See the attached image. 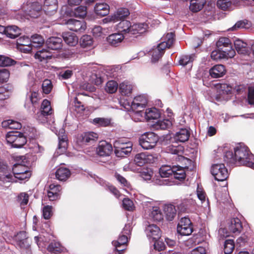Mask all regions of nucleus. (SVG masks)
Here are the masks:
<instances>
[{
    "label": "nucleus",
    "instance_id": "nucleus-1",
    "mask_svg": "<svg viewBox=\"0 0 254 254\" xmlns=\"http://www.w3.org/2000/svg\"><path fill=\"white\" fill-rule=\"evenodd\" d=\"M237 162L254 169V157L248 147L239 145L234 149Z\"/></svg>",
    "mask_w": 254,
    "mask_h": 254
},
{
    "label": "nucleus",
    "instance_id": "nucleus-2",
    "mask_svg": "<svg viewBox=\"0 0 254 254\" xmlns=\"http://www.w3.org/2000/svg\"><path fill=\"white\" fill-rule=\"evenodd\" d=\"M175 34L173 32L167 33L165 37L166 41L160 43L156 48L151 51L152 63L158 62L164 54L165 49L166 48H170L173 45L175 41Z\"/></svg>",
    "mask_w": 254,
    "mask_h": 254
},
{
    "label": "nucleus",
    "instance_id": "nucleus-3",
    "mask_svg": "<svg viewBox=\"0 0 254 254\" xmlns=\"http://www.w3.org/2000/svg\"><path fill=\"white\" fill-rule=\"evenodd\" d=\"M130 226L126 225L119 235L118 240L113 241L112 243L115 247V251L118 254L124 253L128 242V236L130 234Z\"/></svg>",
    "mask_w": 254,
    "mask_h": 254
},
{
    "label": "nucleus",
    "instance_id": "nucleus-4",
    "mask_svg": "<svg viewBox=\"0 0 254 254\" xmlns=\"http://www.w3.org/2000/svg\"><path fill=\"white\" fill-rule=\"evenodd\" d=\"M7 143L13 148H21L27 142L24 134L18 131H9L5 136Z\"/></svg>",
    "mask_w": 254,
    "mask_h": 254
},
{
    "label": "nucleus",
    "instance_id": "nucleus-5",
    "mask_svg": "<svg viewBox=\"0 0 254 254\" xmlns=\"http://www.w3.org/2000/svg\"><path fill=\"white\" fill-rule=\"evenodd\" d=\"M114 153L118 157L128 156L132 150V143L130 141L125 142L118 139L114 142Z\"/></svg>",
    "mask_w": 254,
    "mask_h": 254
},
{
    "label": "nucleus",
    "instance_id": "nucleus-6",
    "mask_svg": "<svg viewBox=\"0 0 254 254\" xmlns=\"http://www.w3.org/2000/svg\"><path fill=\"white\" fill-rule=\"evenodd\" d=\"M22 9L26 16L36 18L41 13L42 6L38 1L28 0L26 4H23Z\"/></svg>",
    "mask_w": 254,
    "mask_h": 254
},
{
    "label": "nucleus",
    "instance_id": "nucleus-7",
    "mask_svg": "<svg viewBox=\"0 0 254 254\" xmlns=\"http://www.w3.org/2000/svg\"><path fill=\"white\" fill-rule=\"evenodd\" d=\"M158 136L153 132H149L142 134L139 138V144L144 149L154 148L158 141Z\"/></svg>",
    "mask_w": 254,
    "mask_h": 254
},
{
    "label": "nucleus",
    "instance_id": "nucleus-8",
    "mask_svg": "<svg viewBox=\"0 0 254 254\" xmlns=\"http://www.w3.org/2000/svg\"><path fill=\"white\" fill-rule=\"evenodd\" d=\"M147 104L146 98L144 96L139 95L136 96L131 103L127 102V104L123 103V105L127 109H131L136 113H140L145 107Z\"/></svg>",
    "mask_w": 254,
    "mask_h": 254
},
{
    "label": "nucleus",
    "instance_id": "nucleus-9",
    "mask_svg": "<svg viewBox=\"0 0 254 254\" xmlns=\"http://www.w3.org/2000/svg\"><path fill=\"white\" fill-rule=\"evenodd\" d=\"M180 157L183 159V161H184L186 165L184 167L174 166V170L172 176H174L175 179L182 181L185 179L186 176L184 169L191 170L193 168V162L190 159L185 158L182 156H180Z\"/></svg>",
    "mask_w": 254,
    "mask_h": 254
},
{
    "label": "nucleus",
    "instance_id": "nucleus-10",
    "mask_svg": "<svg viewBox=\"0 0 254 254\" xmlns=\"http://www.w3.org/2000/svg\"><path fill=\"white\" fill-rule=\"evenodd\" d=\"M216 46L219 51L227 54L230 58H233L236 52L232 48V43L230 39L227 37H220L216 42Z\"/></svg>",
    "mask_w": 254,
    "mask_h": 254
},
{
    "label": "nucleus",
    "instance_id": "nucleus-11",
    "mask_svg": "<svg viewBox=\"0 0 254 254\" xmlns=\"http://www.w3.org/2000/svg\"><path fill=\"white\" fill-rule=\"evenodd\" d=\"M177 232L182 236H189L193 232V224L187 217L182 218L177 225Z\"/></svg>",
    "mask_w": 254,
    "mask_h": 254
},
{
    "label": "nucleus",
    "instance_id": "nucleus-12",
    "mask_svg": "<svg viewBox=\"0 0 254 254\" xmlns=\"http://www.w3.org/2000/svg\"><path fill=\"white\" fill-rule=\"evenodd\" d=\"M211 172L215 179L218 181H223L228 177V171L224 164L213 165Z\"/></svg>",
    "mask_w": 254,
    "mask_h": 254
},
{
    "label": "nucleus",
    "instance_id": "nucleus-13",
    "mask_svg": "<svg viewBox=\"0 0 254 254\" xmlns=\"http://www.w3.org/2000/svg\"><path fill=\"white\" fill-rule=\"evenodd\" d=\"M146 233L147 236L149 239H152L153 241H155L154 247L155 249H157L159 251L164 250V246H161L159 248H157L156 241L158 240L161 236L160 229L156 225H149L146 228Z\"/></svg>",
    "mask_w": 254,
    "mask_h": 254
},
{
    "label": "nucleus",
    "instance_id": "nucleus-14",
    "mask_svg": "<svg viewBox=\"0 0 254 254\" xmlns=\"http://www.w3.org/2000/svg\"><path fill=\"white\" fill-rule=\"evenodd\" d=\"M62 187L60 185L53 183L49 185L47 190V196L51 201L59 200L62 194Z\"/></svg>",
    "mask_w": 254,
    "mask_h": 254
},
{
    "label": "nucleus",
    "instance_id": "nucleus-15",
    "mask_svg": "<svg viewBox=\"0 0 254 254\" xmlns=\"http://www.w3.org/2000/svg\"><path fill=\"white\" fill-rule=\"evenodd\" d=\"M155 158L151 154L141 152L136 154L134 158L135 164L138 166H143L146 164H151L155 162Z\"/></svg>",
    "mask_w": 254,
    "mask_h": 254
},
{
    "label": "nucleus",
    "instance_id": "nucleus-16",
    "mask_svg": "<svg viewBox=\"0 0 254 254\" xmlns=\"http://www.w3.org/2000/svg\"><path fill=\"white\" fill-rule=\"evenodd\" d=\"M98 137V135L95 132H84L78 136L77 141L80 145H86L96 141Z\"/></svg>",
    "mask_w": 254,
    "mask_h": 254
},
{
    "label": "nucleus",
    "instance_id": "nucleus-17",
    "mask_svg": "<svg viewBox=\"0 0 254 254\" xmlns=\"http://www.w3.org/2000/svg\"><path fill=\"white\" fill-rule=\"evenodd\" d=\"M129 14L128 9L126 8H121L118 10L116 13L114 15L107 17L103 19L105 23L107 22H115L119 20H122Z\"/></svg>",
    "mask_w": 254,
    "mask_h": 254
},
{
    "label": "nucleus",
    "instance_id": "nucleus-18",
    "mask_svg": "<svg viewBox=\"0 0 254 254\" xmlns=\"http://www.w3.org/2000/svg\"><path fill=\"white\" fill-rule=\"evenodd\" d=\"M112 151L113 147L112 144L106 141H100L96 148L97 154L102 157L110 155Z\"/></svg>",
    "mask_w": 254,
    "mask_h": 254
},
{
    "label": "nucleus",
    "instance_id": "nucleus-19",
    "mask_svg": "<svg viewBox=\"0 0 254 254\" xmlns=\"http://www.w3.org/2000/svg\"><path fill=\"white\" fill-rule=\"evenodd\" d=\"M68 29L75 32H83L86 28V23L83 20H77L74 19H70L68 20L66 23Z\"/></svg>",
    "mask_w": 254,
    "mask_h": 254
},
{
    "label": "nucleus",
    "instance_id": "nucleus-20",
    "mask_svg": "<svg viewBox=\"0 0 254 254\" xmlns=\"http://www.w3.org/2000/svg\"><path fill=\"white\" fill-rule=\"evenodd\" d=\"M58 8L57 0H45L42 6V9L45 14L49 16L55 14L57 12Z\"/></svg>",
    "mask_w": 254,
    "mask_h": 254
},
{
    "label": "nucleus",
    "instance_id": "nucleus-21",
    "mask_svg": "<svg viewBox=\"0 0 254 254\" xmlns=\"http://www.w3.org/2000/svg\"><path fill=\"white\" fill-rule=\"evenodd\" d=\"M228 229L232 234H239L243 229L241 220L237 217L232 218L228 224Z\"/></svg>",
    "mask_w": 254,
    "mask_h": 254
},
{
    "label": "nucleus",
    "instance_id": "nucleus-22",
    "mask_svg": "<svg viewBox=\"0 0 254 254\" xmlns=\"http://www.w3.org/2000/svg\"><path fill=\"white\" fill-rule=\"evenodd\" d=\"M227 72L225 66L223 64H216L212 66L209 71L212 78H218L223 77Z\"/></svg>",
    "mask_w": 254,
    "mask_h": 254
},
{
    "label": "nucleus",
    "instance_id": "nucleus-23",
    "mask_svg": "<svg viewBox=\"0 0 254 254\" xmlns=\"http://www.w3.org/2000/svg\"><path fill=\"white\" fill-rule=\"evenodd\" d=\"M46 44L50 49L58 50L63 47V39L60 37H51L46 40Z\"/></svg>",
    "mask_w": 254,
    "mask_h": 254
},
{
    "label": "nucleus",
    "instance_id": "nucleus-24",
    "mask_svg": "<svg viewBox=\"0 0 254 254\" xmlns=\"http://www.w3.org/2000/svg\"><path fill=\"white\" fill-rule=\"evenodd\" d=\"M17 245L21 248L27 249L30 246L28 237L25 231H20L15 237Z\"/></svg>",
    "mask_w": 254,
    "mask_h": 254
},
{
    "label": "nucleus",
    "instance_id": "nucleus-25",
    "mask_svg": "<svg viewBox=\"0 0 254 254\" xmlns=\"http://www.w3.org/2000/svg\"><path fill=\"white\" fill-rule=\"evenodd\" d=\"M0 181L10 182L12 180V175L9 172L7 165L0 161Z\"/></svg>",
    "mask_w": 254,
    "mask_h": 254
},
{
    "label": "nucleus",
    "instance_id": "nucleus-26",
    "mask_svg": "<svg viewBox=\"0 0 254 254\" xmlns=\"http://www.w3.org/2000/svg\"><path fill=\"white\" fill-rule=\"evenodd\" d=\"M124 38H126V36L123 35L121 33H113L107 37V41L110 45L117 47Z\"/></svg>",
    "mask_w": 254,
    "mask_h": 254
},
{
    "label": "nucleus",
    "instance_id": "nucleus-27",
    "mask_svg": "<svg viewBox=\"0 0 254 254\" xmlns=\"http://www.w3.org/2000/svg\"><path fill=\"white\" fill-rule=\"evenodd\" d=\"M131 27L130 21L126 20H122L118 24V29L121 32V33L127 37H131L130 28Z\"/></svg>",
    "mask_w": 254,
    "mask_h": 254
},
{
    "label": "nucleus",
    "instance_id": "nucleus-28",
    "mask_svg": "<svg viewBox=\"0 0 254 254\" xmlns=\"http://www.w3.org/2000/svg\"><path fill=\"white\" fill-rule=\"evenodd\" d=\"M194 204L195 202L192 199H185L178 204V208L181 212H189Z\"/></svg>",
    "mask_w": 254,
    "mask_h": 254
},
{
    "label": "nucleus",
    "instance_id": "nucleus-29",
    "mask_svg": "<svg viewBox=\"0 0 254 254\" xmlns=\"http://www.w3.org/2000/svg\"><path fill=\"white\" fill-rule=\"evenodd\" d=\"M59 145L58 148L62 151H65L67 146V137L65 133V130L62 128L60 130L58 134Z\"/></svg>",
    "mask_w": 254,
    "mask_h": 254
},
{
    "label": "nucleus",
    "instance_id": "nucleus-30",
    "mask_svg": "<svg viewBox=\"0 0 254 254\" xmlns=\"http://www.w3.org/2000/svg\"><path fill=\"white\" fill-rule=\"evenodd\" d=\"M21 34V30L15 25H10L6 27L4 34L8 38L15 39Z\"/></svg>",
    "mask_w": 254,
    "mask_h": 254
},
{
    "label": "nucleus",
    "instance_id": "nucleus-31",
    "mask_svg": "<svg viewBox=\"0 0 254 254\" xmlns=\"http://www.w3.org/2000/svg\"><path fill=\"white\" fill-rule=\"evenodd\" d=\"M65 248L58 242H52L47 247V251L51 254H59L64 251Z\"/></svg>",
    "mask_w": 254,
    "mask_h": 254
},
{
    "label": "nucleus",
    "instance_id": "nucleus-32",
    "mask_svg": "<svg viewBox=\"0 0 254 254\" xmlns=\"http://www.w3.org/2000/svg\"><path fill=\"white\" fill-rule=\"evenodd\" d=\"M70 170L64 167L59 168L55 173L56 178L61 181H66L70 176Z\"/></svg>",
    "mask_w": 254,
    "mask_h": 254
},
{
    "label": "nucleus",
    "instance_id": "nucleus-33",
    "mask_svg": "<svg viewBox=\"0 0 254 254\" xmlns=\"http://www.w3.org/2000/svg\"><path fill=\"white\" fill-rule=\"evenodd\" d=\"M62 37L64 42L70 46H75L78 43V39L73 33H63Z\"/></svg>",
    "mask_w": 254,
    "mask_h": 254
},
{
    "label": "nucleus",
    "instance_id": "nucleus-34",
    "mask_svg": "<svg viewBox=\"0 0 254 254\" xmlns=\"http://www.w3.org/2000/svg\"><path fill=\"white\" fill-rule=\"evenodd\" d=\"M164 212L166 219L168 221H172L176 215V209L174 205L167 204L164 207Z\"/></svg>",
    "mask_w": 254,
    "mask_h": 254
},
{
    "label": "nucleus",
    "instance_id": "nucleus-35",
    "mask_svg": "<svg viewBox=\"0 0 254 254\" xmlns=\"http://www.w3.org/2000/svg\"><path fill=\"white\" fill-rule=\"evenodd\" d=\"M95 11L98 15L106 16L109 13V6L105 3H97L95 6Z\"/></svg>",
    "mask_w": 254,
    "mask_h": 254
},
{
    "label": "nucleus",
    "instance_id": "nucleus-36",
    "mask_svg": "<svg viewBox=\"0 0 254 254\" xmlns=\"http://www.w3.org/2000/svg\"><path fill=\"white\" fill-rule=\"evenodd\" d=\"M234 45L238 54L246 55L248 53L249 50L246 43L240 39H237L234 42Z\"/></svg>",
    "mask_w": 254,
    "mask_h": 254
},
{
    "label": "nucleus",
    "instance_id": "nucleus-37",
    "mask_svg": "<svg viewBox=\"0 0 254 254\" xmlns=\"http://www.w3.org/2000/svg\"><path fill=\"white\" fill-rule=\"evenodd\" d=\"M51 53L46 49H42L38 50L35 54L34 57L40 62H43L52 58Z\"/></svg>",
    "mask_w": 254,
    "mask_h": 254
},
{
    "label": "nucleus",
    "instance_id": "nucleus-38",
    "mask_svg": "<svg viewBox=\"0 0 254 254\" xmlns=\"http://www.w3.org/2000/svg\"><path fill=\"white\" fill-rule=\"evenodd\" d=\"M218 92L220 95L231 94L233 91V87L227 83H218L216 85Z\"/></svg>",
    "mask_w": 254,
    "mask_h": 254
},
{
    "label": "nucleus",
    "instance_id": "nucleus-39",
    "mask_svg": "<svg viewBox=\"0 0 254 254\" xmlns=\"http://www.w3.org/2000/svg\"><path fill=\"white\" fill-rule=\"evenodd\" d=\"M205 3V0H191L190 9L193 12H197L203 7Z\"/></svg>",
    "mask_w": 254,
    "mask_h": 254
},
{
    "label": "nucleus",
    "instance_id": "nucleus-40",
    "mask_svg": "<svg viewBox=\"0 0 254 254\" xmlns=\"http://www.w3.org/2000/svg\"><path fill=\"white\" fill-rule=\"evenodd\" d=\"M160 116V112L156 108L147 109L145 112V119L148 121L157 119Z\"/></svg>",
    "mask_w": 254,
    "mask_h": 254
},
{
    "label": "nucleus",
    "instance_id": "nucleus-41",
    "mask_svg": "<svg viewBox=\"0 0 254 254\" xmlns=\"http://www.w3.org/2000/svg\"><path fill=\"white\" fill-rule=\"evenodd\" d=\"M147 24L143 23H136L131 25L130 28V36L137 33L141 34L145 32Z\"/></svg>",
    "mask_w": 254,
    "mask_h": 254
},
{
    "label": "nucleus",
    "instance_id": "nucleus-42",
    "mask_svg": "<svg viewBox=\"0 0 254 254\" xmlns=\"http://www.w3.org/2000/svg\"><path fill=\"white\" fill-rule=\"evenodd\" d=\"M224 161L230 166L237 163L235 153L231 151H226L224 155Z\"/></svg>",
    "mask_w": 254,
    "mask_h": 254
},
{
    "label": "nucleus",
    "instance_id": "nucleus-43",
    "mask_svg": "<svg viewBox=\"0 0 254 254\" xmlns=\"http://www.w3.org/2000/svg\"><path fill=\"white\" fill-rule=\"evenodd\" d=\"M40 111L51 117L53 113V110L51 107V102L48 100L44 99L42 101Z\"/></svg>",
    "mask_w": 254,
    "mask_h": 254
},
{
    "label": "nucleus",
    "instance_id": "nucleus-44",
    "mask_svg": "<svg viewBox=\"0 0 254 254\" xmlns=\"http://www.w3.org/2000/svg\"><path fill=\"white\" fill-rule=\"evenodd\" d=\"M149 216L155 221L160 222L163 219V215L161 210L157 206L152 208Z\"/></svg>",
    "mask_w": 254,
    "mask_h": 254
},
{
    "label": "nucleus",
    "instance_id": "nucleus-45",
    "mask_svg": "<svg viewBox=\"0 0 254 254\" xmlns=\"http://www.w3.org/2000/svg\"><path fill=\"white\" fill-rule=\"evenodd\" d=\"M32 47H40L44 43V39L40 35L35 34L31 37V39H30Z\"/></svg>",
    "mask_w": 254,
    "mask_h": 254
},
{
    "label": "nucleus",
    "instance_id": "nucleus-46",
    "mask_svg": "<svg viewBox=\"0 0 254 254\" xmlns=\"http://www.w3.org/2000/svg\"><path fill=\"white\" fill-rule=\"evenodd\" d=\"M174 166H162L159 169V173L162 178H167L173 175L174 173Z\"/></svg>",
    "mask_w": 254,
    "mask_h": 254
},
{
    "label": "nucleus",
    "instance_id": "nucleus-47",
    "mask_svg": "<svg viewBox=\"0 0 254 254\" xmlns=\"http://www.w3.org/2000/svg\"><path fill=\"white\" fill-rule=\"evenodd\" d=\"M3 127H8L9 128L19 129L22 127V125L20 123L13 120H8L2 122Z\"/></svg>",
    "mask_w": 254,
    "mask_h": 254
},
{
    "label": "nucleus",
    "instance_id": "nucleus-48",
    "mask_svg": "<svg viewBox=\"0 0 254 254\" xmlns=\"http://www.w3.org/2000/svg\"><path fill=\"white\" fill-rule=\"evenodd\" d=\"M190 135V132L186 128H182L176 133L177 139L180 142H185L188 140Z\"/></svg>",
    "mask_w": 254,
    "mask_h": 254
},
{
    "label": "nucleus",
    "instance_id": "nucleus-49",
    "mask_svg": "<svg viewBox=\"0 0 254 254\" xmlns=\"http://www.w3.org/2000/svg\"><path fill=\"white\" fill-rule=\"evenodd\" d=\"M28 171H29V168L25 165L21 164H15L12 168V173L14 177L20 175Z\"/></svg>",
    "mask_w": 254,
    "mask_h": 254
},
{
    "label": "nucleus",
    "instance_id": "nucleus-50",
    "mask_svg": "<svg viewBox=\"0 0 254 254\" xmlns=\"http://www.w3.org/2000/svg\"><path fill=\"white\" fill-rule=\"evenodd\" d=\"M119 90L123 95H128L132 92V85L127 82H123L120 84Z\"/></svg>",
    "mask_w": 254,
    "mask_h": 254
},
{
    "label": "nucleus",
    "instance_id": "nucleus-51",
    "mask_svg": "<svg viewBox=\"0 0 254 254\" xmlns=\"http://www.w3.org/2000/svg\"><path fill=\"white\" fill-rule=\"evenodd\" d=\"M235 248V243L233 240L228 239L225 241L224 245V253L225 254H231Z\"/></svg>",
    "mask_w": 254,
    "mask_h": 254
},
{
    "label": "nucleus",
    "instance_id": "nucleus-52",
    "mask_svg": "<svg viewBox=\"0 0 254 254\" xmlns=\"http://www.w3.org/2000/svg\"><path fill=\"white\" fill-rule=\"evenodd\" d=\"M93 39L91 36L88 35H83L80 39V44L82 47L87 48L92 45Z\"/></svg>",
    "mask_w": 254,
    "mask_h": 254
},
{
    "label": "nucleus",
    "instance_id": "nucleus-53",
    "mask_svg": "<svg viewBox=\"0 0 254 254\" xmlns=\"http://www.w3.org/2000/svg\"><path fill=\"white\" fill-rule=\"evenodd\" d=\"M118 84L114 80L109 81L106 85L105 90L109 93H114L118 89Z\"/></svg>",
    "mask_w": 254,
    "mask_h": 254
},
{
    "label": "nucleus",
    "instance_id": "nucleus-54",
    "mask_svg": "<svg viewBox=\"0 0 254 254\" xmlns=\"http://www.w3.org/2000/svg\"><path fill=\"white\" fill-rule=\"evenodd\" d=\"M227 54L221 52L218 50H214L211 52V58L213 60H219L223 59H228L229 57H227Z\"/></svg>",
    "mask_w": 254,
    "mask_h": 254
},
{
    "label": "nucleus",
    "instance_id": "nucleus-55",
    "mask_svg": "<svg viewBox=\"0 0 254 254\" xmlns=\"http://www.w3.org/2000/svg\"><path fill=\"white\" fill-rule=\"evenodd\" d=\"M251 26V23L247 20L238 21L232 28V31L240 28H249Z\"/></svg>",
    "mask_w": 254,
    "mask_h": 254
},
{
    "label": "nucleus",
    "instance_id": "nucleus-56",
    "mask_svg": "<svg viewBox=\"0 0 254 254\" xmlns=\"http://www.w3.org/2000/svg\"><path fill=\"white\" fill-rule=\"evenodd\" d=\"M87 14V8L85 6L80 5L74 11V15L76 17L83 18Z\"/></svg>",
    "mask_w": 254,
    "mask_h": 254
},
{
    "label": "nucleus",
    "instance_id": "nucleus-57",
    "mask_svg": "<svg viewBox=\"0 0 254 254\" xmlns=\"http://www.w3.org/2000/svg\"><path fill=\"white\" fill-rule=\"evenodd\" d=\"M93 124L101 127H107L111 124L110 120L104 118H96L93 119Z\"/></svg>",
    "mask_w": 254,
    "mask_h": 254
},
{
    "label": "nucleus",
    "instance_id": "nucleus-58",
    "mask_svg": "<svg viewBox=\"0 0 254 254\" xmlns=\"http://www.w3.org/2000/svg\"><path fill=\"white\" fill-rule=\"evenodd\" d=\"M232 2L230 0H218L217 2V7L223 10H228Z\"/></svg>",
    "mask_w": 254,
    "mask_h": 254
},
{
    "label": "nucleus",
    "instance_id": "nucleus-59",
    "mask_svg": "<svg viewBox=\"0 0 254 254\" xmlns=\"http://www.w3.org/2000/svg\"><path fill=\"white\" fill-rule=\"evenodd\" d=\"M42 88L44 93L46 94H49L53 88L51 81L49 79L44 80L42 83Z\"/></svg>",
    "mask_w": 254,
    "mask_h": 254
},
{
    "label": "nucleus",
    "instance_id": "nucleus-60",
    "mask_svg": "<svg viewBox=\"0 0 254 254\" xmlns=\"http://www.w3.org/2000/svg\"><path fill=\"white\" fill-rule=\"evenodd\" d=\"M15 63V61L11 59L0 55V66H7L13 65Z\"/></svg>",
    "mask_w": 254,
    "mask_h": 254
},
{
    "label": "nucleus",
    "instance_id": "nucleus-61",
    "mask_svg": "<svg viewBox=\"0 0 254 254\" xmlns=\"http://www.w3.org/2000/svg\"><path fill=\"white\" fill-rule=\"evenodd\" d=\"M153 174L152 170L150 168L143 169L140 172V176L144 180H151Z\"/></svg>",
    "mask_w": 254,
    "mask_h": 254
},
{
    "label": "nucleus",
    "instance_id": "nucleus-62",
    "mask_svg": "<svg viewBox=\"0 0 254 254\" xmlns=\"http://www.w3.org/2000/svg\"><path fill=\"white\" fill-rule=\"evenodd\" d=\"M49 116L43 113L41 111L38 112L35 115V118L41 123H45L46 122H50L49 120Z\"/></svg>",
    "mask_w": 254,
    "mask_h": 254
},
{
    "label": "nucleus",
    "instance_id": "nucleus-63",
    "mask_svg": "<svg viewBox=\"0 0 254 254\" xmlns=\"http://www.w3.org/2000/svg\"><path fill=\"white\" fill-rule=\"evenodd\" d=\"M53 207L50 205H46L43 208V216L44 219H49L53 215Z\"/></svg>",
    "mask_w": 254,
    "mask_h": 254
},
{
    "label": "nucleus",
    "instance_id": "nucleus-64",
    "mask_svg": "<svg viewBox=\"0 0 254 254\" xmlns=\"http://www.w3.org/2000/svg\"><path fill=\"white\" fill-rule=\"evenodd\" d=\"M193 59L191 56L188 55H183L180 57L179 63L180 65L185 66L190 63H192Z\"/></svg>",
    "mask_w": 254,
    "mask_h": 254
}]
</instances>
